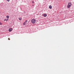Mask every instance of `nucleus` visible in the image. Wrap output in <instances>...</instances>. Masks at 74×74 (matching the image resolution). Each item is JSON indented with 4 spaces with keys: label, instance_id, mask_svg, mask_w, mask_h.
<instances>
[{
    "label": "nucleus",
    "instance_id": "nucleus-1",
    "mask_svg": "<svg viewBox=\"0 0 74 74\" xmlns=\"http://www.w3.org/2000/svg\"><path fill=\"white\" fill-rule=\"evenodd\" d=\"M71 5H72V4L71 3H68V5H67V8H70Z\"/></svg>",
    "mask_w": 74,
    "mask_h": 74
},
{
    "label": "nucleus",
    "instance_id": "nucleus-2",
    "mask_svg": "<svg viewBox=\"0 0 74 74\" xmlns=\"http://www.w3.org/2000/svg\"><path fill=\"white\" fill-rule=\"evenodd\" d=\"M31 22L32 23H36V21L34 19H33L32 20Z\"/></svg>",
    "mask_w": 74,
    "mask_h": 74
},
{
    "label": "nucleus",
    "instance_id": "nucleus-3",
    "mask_svg": "<svg viewBox=\"0 0 74 74\" xmlns=\"http://www.w3.org/2000/svg\"><path fill=\"white\" fill-rule=\"evenodd\" d=\"M43 16L45 17H46L47 16V15L46 14H43Z\"/></svg>",
    "mask_w": 74,
    "mask_h": 74
},
{
    "label": "nucleus",
    "instance_id": "nucleus-4",
    "mask_svg": "<svg viewBox=\"0 0 74 74\" xmlns=\"http://www.w3.org/2000/svg\"><path fill=\"white\" fill-rule=\"evenodd\" d=\"M12 28H10L9 29V32H11L12 31Z\"/></svg>",
    "mask_w": 74,
    "mask_h": 74
},
{
    "label": "nucleus",
    "instance_id": "nucleus-5",
    "mask_svg": "<svg viewBox=\"0 0 74 74\" xmlns=\"http://www.w3.org/2000/svg\"><path fill=\"white\" fill-rule=\"evenodd\" d=\"M49 8H50V9H52V6L50 5L49 7Z\"/></svg>",
    "mask_w": 74,
    "mask_h": 74
},
{
    "label": "nucleus",
    "instance_id": "nucleus-6",
    "mask_svg": "<svg viewBox=\"0 0 74 74\" xmlns=\"http://www.w3.org/2000/svg\"><path fill=\"white\" fill-rule=\"evenodd\" d=\"M26 25V23H25V22H24L23 23V25Z\"/></svg>",
    "mask_w": 74,
    "mask_h": 74
},
{
    "label": "nucleus",
    "instance_id": "nucleus-7",
    "mask_svg": "<svg viewBox=\"0 0 74 74\" xmlns=\"http://www.w3.org/2000/svg\"><path fill=\"white\" fill-rule=\"evenodd\" d=\"M6 18H9V16H7Z\"/></svg>",
    "mask_w": 74,
    "mask_h": 74
},
{
    "label": "nucleus",
    "instance_id": "nucleus-8",
    "mask_svg": "<svg viewBox=\"0 0 74 74\" xmlns=\"http://www.w3.org/2000/svg\"><path fill=\"white\" fill-rule=\"evenodd\" d=\"M0 25H2V23H1V22H0Z\"/></svg>",
    "mask_w": 74,
    "mask_h": 74
},
{
    "label": "nucleus",
    "instance_id": "nucleus-9",
    "mask_svg": "<svg viewBox=\"0 0 74 74\" xmlns=\"http://www.w3.org/2000/svg\"><path fill=\"white\" fill-rule=\"evenodd\" d=\"M21 19H22V18H19V20H21Z\"/></svg>",
    "mask_w": 74,
    "mask_h": 74
},
{
    "label": "nucleus",
    "instance_id": "nucleus-10",
    "mask_svg": "<svg viewBox=\"0 0 74 74\" xmlns=\"http://www.w3.org/2000/svg\"><path fill=\"white\" fill-rule=\"evenodd\" d=\"M25 22H27V20H26Z\"/></svg>",
    "mask_w": 74,
    "mask_h": 74
},
{
    "label": "nucleus",
    "instance_id": "nucleus-11",
    "mask_svg": "<svg viewBox=\"0 0 74 74\" xmlns=\"http://www.w3.org/2000/svg\"><path fill=\"white\" fill-rule=\"evenodd\" d=\"M8 40H10V38H8Z\"/></svg>",
    "mask_w": 74,
    "mask_h": 74
},
{
    "label": "nucleus",
    "instance_id": "nucleus-12",
    "mask_svg": "<svg viewBox=\"0 0 74 74\" xmlns=\"http://www.w3.org/2000/svg\"><path fill=\"white\" fill-rule=\"evenodd\" d=\"M32 3H34V1H32Z\"/></svg>",
    "mask_w": 74,
    "mask_h": 74
},
{
    "label": "nucleus",
    "instance_id": "nucleus-13",
    "mask_svg": "<svg viewBox=\"0 0 74 74\" xmlns=\"http://www.w3.org/2000/svg\"><path fill=\"white\" fill-rule=\"evenodd\" d=\"M4 21H7V19H5L4 20Z\"/></svg>",
    "mask_w": 74,
    "mask_h": 74
},
{
    "label": "nucleus",
    "instance_id": "nucleus-14",
    "mask_svg": "<svg viewBox=\"0 0 74 74\" xmlns=\"http://www.w3.org/2000/svg\"><path fill=\"white\" fill-rule=\"evenodd\" d=\"M7 1H10V0H7Z\"/></svg>",
    "mask_w": 74,
    "mask_h": 74
},
{
    "label": "nucleus",
    "instance_id": "nucleus-15",
    "mask_svg": "<svg viewBox=\"0 0 74 74\" xmlns=\"http://www.w3.org/2000/svg\"><path fill=\"white\" fill-rule=\"evenodd\" d=\"M7 21H8V19H7Z\"/></svg>",
    "mask_w": 74,
    "mask_h": 74
}]
</instances>
